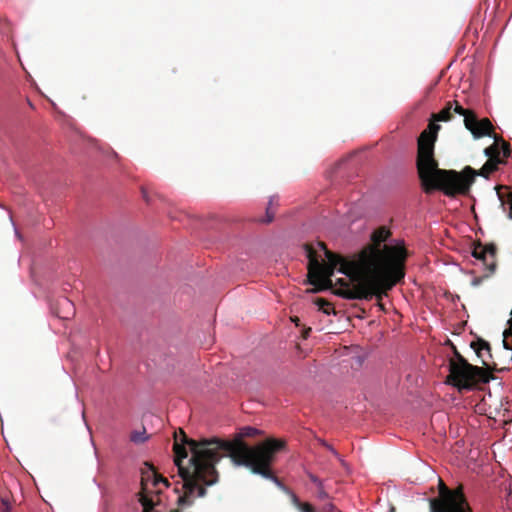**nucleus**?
I'll return each instance as SVG.
<instances>
[{"label":"nucleus","instance_id":"31","mask_svg":"<svg viewBox=\"0 0 512 512\" xmlns=\"http://www.w3.org/2000/svg\"><path fill=\"white\" fill-rule=\"evenodd\" d=\"M292 321L298 325L299 318H297V317L292 318Z\"/></svg>","mask_w":512,"mask_h":512},{"label":"nucleus","instance_id":"22","mask_svg":"<svg viewBox=\"0 0 512 512\" xmlns=\"http://www.w3.org/2000/svg\"><path fill=\"white\" fill-rule=\"evenodd\" d=\"M453 352H454V358L450 359L449 362L454 363H463L467 360L460 354V352L456 349V347L452 344Z\"/></svg>","mask_w":512,"mask_h":512},{"label":"nucleus","instance_id":"23","mask_svg":"<svg viewBox=\"0 0 512 512\" xmlns=\"http://www.w3.org/2000/svg\"><path fill=\"white\" fill-rule=\"evenodd\" d=\"M10 30V23L6 19L0 18V34H6Z\"/></svg>","mask_w":512,"mask_h":512},{"label":"nucleus","instance_id":"33","mask_svg":"<svg viewBox=\"0 0 512 512\" xmlns=\"http://www.w3.org/2000/svg\"><path fill=\"white\" fill-rule=\"evenodd\" d=\"M472 512H474V510L472 509Z\"/></svg>","mask_w":512,"mask_h":512},{"label":"nucleus","instance_id":"32","mask_svg":"<svg viewBox=\"0 0 512 512\" xmlns=\"http://www.w3.org/2000/svg\"><path fill=\"white\" fill-rule=\"evenodd\" d=\"M171 512H181L179 508L171 510Z\"/></svg>","mask_w":512,"mask_h":512},{"label":"nucleus","instance_id":"28","mask_svg":"<svg viewBox=\"0 0 512 512\" xmlns=\"http://www.w3.org/2000/svg\"><path fill=\"white\" fill-rule=\"evenodd\" d=\"M0 512H11V507L10 506H1L0 508Z\"/></svg>","mask_w":512,"mask_h":512},{"label":"nucleus","instance_id":"13","mask_svg":"<svg viewBox=\"0 0 512 512\" xmlns=\"http://www.w3.org/2000/svg\"><path fill=\"white\" fill-rule=\"evenodd\" d=\"M453 103H449V101L445 104L444 108L441 109L438 113L432 115V119L436 122H447L450 121L453 117L452 114Z\"/></svg>","mask_w":512,"mask_h":512},{"label":"nucleus","instance_id":"17","mask_svg":"<svg viewBox=\"0 0 512 512\" xmlns=\"http://www.w3.org/2000/svg\"><path fill=\"white\" fill-rule=\"evenodd\" d=\"M449 103H453L452 112L464 116V119L469 118L470 115H474L475 113L470 109L463 108L462 105L457 100L449 101Z\"/></svg>","mask_w":512,"mask_h":512},{"label":"nucleus","instance_id":"10","mask_svg":"<svg viewBox=\"0 0 512 512\" xmlns=\"http://www.w3.org/2000/svg\"><path fill=\"white\" fill-rule=\"evenodd\" d=\"M464 125L476 139L484 136L492 137L495 134L491 121L488 118L479 120L475 113L474 115H470L469 118L464 119Z\"/></svg>","mask_w":512,"mask_h":512},{"label":"nucleus","instance_id":"14","mask_svg":"<svg viewBox=\"0 0 512 512\" xmlns=\"http://www.w3.org/2000/svg\"><path fill=\"white\" fill-rule=\"evenodd\" d=\"M278 205V197L273 196L270 198L268 202V206L266 208V219L263 222L270 223L274 219L275 215V207Z\"/></svg>","mask_w":512,"mask_h":512},{"label":"nucleus","instance_id":"8","mask_svg":"<svg viewBox=\"0 0 512 512\" xmlns=\"http://www.w3.org/2000/svg\"><path fill=\"white\" fill-rule=\"evenodd\" d=\"M482 368L470 364L468 361L463 363L449 362V375L446 383L453 385L459 391L470 390L477 383L478 378L482 376Z\"/></svg>","mask_w":512,"mask_h":512},{"label":"nucleus","instance_id":"1","mask_svg":"<svg viewBox=\"0 0 512 512\" xmlns=\"http://www.w3.org/2000/svg\"><path fill=\"white\" fill-rule=\"evenodd\" d=\"M263 432L255 427L245 426L232 440L217 437L194 440L186 436L183 429L174 433V462L179 476L183 480L184 494L179 496V507L191 506L195 497L206 495L205 486L218 481L216 464L223 458L229 457L237 466H245L252 473L280 484L279 479L271 471V465L276 453L286 446L284 440L268 438L256 446L250 447L244 438L262 435Z\"/></svg>","mask_w":512,"mask_h":512},{"label":"nucleus","instance_id":"21","mask_svg":"<svg viewBox=\"0 0 512 512\" xmlns=\"http://www.w3.org/2000/svg\"><path fill=\"white\" fill-rule=\"evenodd\" d=\"M0 501L1 506H10V495L9 492L5 489H0Z\"/></svg>","mask_w":512,"mask_h":512},{"label":"nucleus","instance_id":"30","mask_svg":"<svg viewBox=\"0 0 512 512\" xmlns=\"http://www.w3.org/2000/svg\"><path fill=\"white\" fill-rule=\"evenodd\" d=\"M311 331V328H308L305 332H304V338H306L309 334V332Z\"/></svg>","mask_w":512,"mask_h":512},{"label":"nucleus","instance_id":"4","mask_svg":"<svg viewBox=\"0 0 512 512\" xmlns=\"http://www.w3.org/2000/svg\"><path fill=\"white\" fill-rule=\"evenodd\" d=\"M429 509L430 512H472L463 486L450 489L441 478L438 483V496L429 499Z\"/></svg>","mask_w":512,"mask_h":512},{"label":"nucleus","instance_id":"26","mask_svg":"<svg viewBox=\"0 0 512 512\" xmlns=\"http://www.w3.org/2000/svg\"><path fill=\"white\" fill-rule=\"evenodd\" d=\"M324 446L333 453L334 456L339 457L338 452L329 444L324 443Z\"/></svg>","mask_w":512,"mask_h":512},{"label":"nucleus","instance_id":"18","mask_svg":"<svg viewBox=\"0 0 512 512\" xmlns=\"http://www.w3.org/2000/svg\"><path fill=\"white\" fill-rule=\"evenodd\" d=\"M292 501L301 512H315V509L311 504L300 502L298 497L294 494L292 496Z\"/></svg>","mask_w":512,"mask_h":512},{"label":"nucleus","instance_id":"16","mask_svg":"<svg viewBox=\"0 0 512 512\" xmlns=\"http://www.w3.org/2000/svg\"><path fill=\"white\" fill-rule=\"evenodd\" d=\"M315 305L318 306L319 310H321L323 313L330 315L331 313H334V308L332 304L327 301L324 298H316L314 300Z\"/></svg>","mask_w":512,"mask_h":512},{"label":"nucleus","instance_id":"2","mask_svg":"<svg viewBox=\"0 0 512 512\" xmlns=\"http://www.w3.org/2000/svg\"><path fill=\"white\" fill-rule=\"evenodd\" d=\"M308 262V280L314 285V292L333 287L331 276L335 269L349 279L339 278V288L334 294L349 300H371L386 296L397 283L403 280L402 272L387 263V257L381 252L364 254L355 260H347L327 249L324 242L305 244Z\"/></svg>","mask_w":512,"mask_h":512},{"label":"nucleus","instance_id":"27","mask_svg":"<svg viewBox=\"0 0 512 512\" xmlns=\"http://www.w3.org/2000/svg\"><path fill=\"white\" fill-rule=\"evenodd\" d=\"M375 298L377 299V306L379 307V309L382 310V311H385L384 305L381 302L382 298L381 299H378L377 297H375Z\"/></svg>","mask_w":512,"mask_h":512},{"label":"nucleus","instance_id":"24","mask_svg":"<svg viewBox=\"0 0 512 512\" xmlns=\"http://www.w3.org/2000/svg\"><path fill=\"white\" fill-rule=\"evenodd\" d=\"M50 311L53 315H55L56 317H58L59 319H62L61 315H60V311L58 309L57 306H55L54 304H50Z\"/></svg>","mask_w":512,"mask_h":512},{"label":"nucleus","instance_id":"19","mask_svg":"<svg viewBox=\"0 0 512 512\" xmlns=\"http://www.w3.org/2000/svg\"><path fill=\"white\" fill-rule=\"evenodd\" d=\"M147 438L145 429L142 431H133L130 435V440L136 444L145 442Z\"/></svg>","mask_w":512,"mask_h":512},{"label":"nucleus","instance_id":"6","mask_svg":"<svg viewBox=\"0 0 512 512\" xmlns=\"http://www.w3.org/2000/svg\"><path fill=\"white\" fill-rule=\"evenodd\" d=\"M390 236V231L385 227H380L375 230L371 236L372 245H369L365 248L359 255V257H363L364 254L372 252H381L385 254L387 257V263L389 266H393L399 269L403 277L405 276V260L407 258V250L403 245H387L384 243L388 237Z\"/></svg>","mask_w":512,"mask_h":512},{"label":"nucleus","instance_id":"5","mask_svg":"<svg viewBox=\"0 0 512 512\" xmlns=\"http://www.w3.org/2000/svg\"><path fill=\"white\" fill-rule=\"evenodd\" d=\"M429 509L430 512H472L463 486L450 489L441 478L438 483V496L429 499Z\"/></svg>","mask_w":512,"mask_h":512},{"label":"nucleus","instance_id":"25","mask_svg":"<svg viewBox=\"0 0 512 512\" xmlns=\"http://www.w3.org/2000/svg\"><path fill=\"white\" fill-rule=\"evenodd\" d=\"M309 478H310V480H311L313 483H315V484H317V485H319V486L321 485V481H320V479H319L317 476H315V475H313V474H310V475H309Z\"/></svg>","mask_w":512,"mask_h":512},{"label":"nucleus","instance_id":"11","mask_svg":"<svg viewBox=\"0 0 512 512\" xmlns=\"http://www.w3.org/2000/svg\"><path fill=\"white\" fill-rule=\"evenodd\" d=\"M471 347L474 349L477 356L481 358L482 364L488 366L489 363L485 354H487L488 358L492 357L490 344L483 339H478L477 341L471 343Z\"/></svg>","mask_w":512,"mask_h":512},{"label":"nucleus","instance_id":"9","mask_svg":"<svg viewBox=\"0 0 512 512\" xmlns=\"http://www.w3.org/2000/svg\"><path fill=\"white\" fill-rule=\"evenodd\" d=\"M496 253L497 248L494 244L483 245L481 243H477L474 245L472 256L482 262L488 273L484 276L475 277L471 282L473 286L480 285L484 279L488 278L495 272L497 267Z\"/></svg>","mask_w":512,"mask_h":512},{"label":"nucleus","instance_id":"20","mask_svg":"<svg viewBox=\"0 0 512 512\" xmlns=\"http://www.w3.org/2000/svg\"><path fill=\"white\" fill-rule=\"evenodd\" d=\"M499 142L501 144V146H500L501 152L503 153V158L502 159L505 160L511 154L510 145H509L508 142L504 141L500 136H499Z\"/></svg>","mask_w":512,"mask_h":512},{"label":"nucleus","instance_id":"3","mask_svg":"<svg viewBox=\"0 0 512 512\" xmlns=\"http://www.w3.org/2000/svg\"><path fill=\"white\" fill-rule=\"evenodd\" d=\"M439 130L440 125L431 122L418 137L416 166L422 189L427 194L438 190L448 197L468 195L476 176L489 178L493 172L498 170L499 165L506 163L505 160L492 158L488 159L479 170H475L471 166L464 167L460 172L452 169H440L434 154Z\"/></svg>","mask_w":512,"mask_h":512},{"label":"nucleus","instance_id":"15","mask_svg":"<svg viewBox=\"0 0 512 512\" xmlns=\"http://www.w3.org/2000/svg\"><path fill=\"white\" fill-rule=\"evenodd\" d=\"M497 194L501 201L502 206H504L505 204H507L509 206L508 217L510 219H512V191H507L506 194L498 191Z\"/></svg>","mask_w":512,"mask_h":512},{"label":"nucleus","instance_id":"29","mask_svg":"<svg viewBox=\"0 0 512 512\" xmlns=\"http://www.w3.org/2000/svg\"><path fill=\"white\" fill-rule=\"evenodd\" d=\"M328 512H341L340 510H338L336 507H334L333 505H329V510Z\"/></svg>","mask_w":512,"mask_h":512},{"label":"nucleus","instance_id":"7","mask_svg":"<svg viewBox=\"0 0 512 512\" xmlns=\"http://www.w3.org/2000/svg\"><path fill=\"white\" fill-rule=\"evenodd\" d=\"M146 469H142L141 491L139 492V502L143 506V512H160L156 507L158 502L154 501L152 494H159L154 490L159 483L169 486L166 478L159 475L151 464L145 463Z\"/></svg>","mask_w":512,"mask_h":512},{"label":"nucleus","instance_id":"12","mask_svg":"<svg viewBox=\"0 0 512 512\" xmlns=\"http://www.w3.org/2000/svg\"><path fill=\"white\" fill-rule=\"evenodd\" d=\"M492 137L494 138V143L489 147L485 148L484 153L488 157V159L494 158V160H502L500 158L501 149L499 136L497 134H494Z\"/></svg>","mask_w":512,"mask_h":512}]
</instances>
